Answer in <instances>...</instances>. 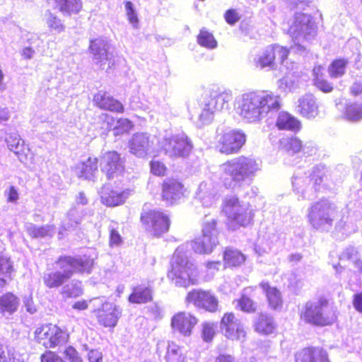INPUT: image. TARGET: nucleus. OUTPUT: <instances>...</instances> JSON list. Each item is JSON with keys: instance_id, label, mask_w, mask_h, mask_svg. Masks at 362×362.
I'll list each match as a JSON object with an SVG mask.
<instances>
[{"instance_id": "8", "label": "nucleus", "mask_w": 362, "mask_h": 362, "mask_svg": "<svg viewBox=\"0 0 362 362\" xmlns=\"http://www.w3.org/2000/svg\"><path fill=\"white\" fill-rule=\"evenodd\" d=\"M57 267L66 274V279H69L74 272L90 273L93 265V259L86 255L79 257H64L56 262Z\"/></svg>"}, {"instance_id": "60", "label": "nucleus", "mask_w": 362, "mask_h": 362, "mask_svg": "<svg viewBox=\"0 0 362 362\" xmlns=\"http://www.w3.org/2000/svg\"><path fill=\"white\" fill-rule=\"evenodd\" d=\"M41 362H64L61 357L54 352L47 351L41 356Z\"/></svg>"}, {"instance_id": "52", "label": "nucleus", "mask_w": 362, "mask_h": 362, "mask_svg": "<svg viewBox=\"0 0 362 362\" xmlns=\"http://www.w3.org/2000/svg\"><path fill=\"white\" fill-rule=\"evenodd\" d=\"M253 289L251 287L246 288L244 290L245 294L243 295L240 300H238V304L240 307L241 310L245 312H254L255 310V305L254 302L247 296L245 294L250 293Z\"/></svg>"}, {"instance_id": "31", "label": "nucleus", "mask_w": 362, "mask_h": 362, "mask_svg": "<svg viewBox=\"0 0 362 362\" xmlns=\"http://www.w3.org/2000/svg\"><path fill=\"white\" fill-rule=\"evenodd\" d=\"M362 218V210H359L356 212H354L349 215L346 220H340L336 224V229L341 232L344 234H350L357 230V227L354 224V221H358Z\"/></svg>"}, {"instance_id": "12", "label": "nucleus", "mask_w": 362, "mask_h": 362, "mask_svg": "<svg viewBox=\"0 0 362 362\" xmlns=\"http://www.w3.org/2000/svg\"><path fill=\"white\" fill-rule=\"evenodd\" d=\"M185 302L209 312H216L218 308L216 298L210 292L202 290L193 289L189 291L186 296Z\"/></svg>"}, {"instance_id": "55", "label": "nucleus", "mask_w": 362, "mask_h": 362, "mask_svg": "<svg viewBox=\"0 0 362 362\" xmlns=\"http://www.w3.org/2000/svg\"><path fill=\"white\" fill-rule=\"evenodd\" d=\"M81 218L77 215V211L76 209H71L68 213L67 218L63 222L62 227L65 230H70L76 227V226L80 223Z\"/></svg>"}, {"instance_id": "16", "label": "nucleus", "mask_w": 362, "mask_h": 362, "mask_svg": "<svg viewBox=\"0 0 362 362\" xmlns=\"http://www.w3.org/2000/svg\"><path fill=\"white\" fill-rule=\"evenodd\" d=\"M94 105L98 108L115 113L122 114L124 112L123 104L107 91L99 90L93 98Z\"/></svg>"}, {"instance_id": "56", "label": "nucleus", "mask_w": 362, "mask_h": 362, "mask_svg": "<svg viewBox=\"0 0 362 362\" xmlns=\"http://www.w3.org/2000/svg\"><path fill=\"white\" fill-rule=\"evenodd\" d=\"M151 172L156 176H164L167 172V167L161 160H152L150 163Z\"/></svg>"}, {"instance_id": "32", "label": "nucleus", "mask_w": 362, "mask_h": 362, "mask_svg": "<svg viewBox=\"0 0 362 362\" xmlns=\"http://www.w3.org/2000/svg\"><path fill=\"white\" fill-rule=\"evenodd\" d=\"M259 103L261 115L268 113L273 110H278L281 107L280 98L277 95L267 94L265 95H259Z\"/></svg>"}, {"instance_id": "2", "label": "nucleus", "mask_w": 362, "mask_h": 362, "mask_svg": "<svg viewBox=\"0 0 362 362\" xmlns=\"http://www.w3.org/2000/svg\"><path fill=\"white\" fill-rule=\"evenodd\" d=\"M305 322L320 327L332 325L337 319V308L325 298L308 302L300 313Z\"/></svg>"}, {"instance_id": "3", "label": "nucleus", "mask_w": 362, "mask_h": 362, "mask_svg": "<svg viewBox=\"0 0 362 362\" xmlns=\"http://www.w3.org/2000/svg\"><path fill=\"white\" fill-rule=\"evenodd\" d=\"M338 209L334 203L321 199L312 204L308 209V222L317 230L327 231L332 227Z\"/></svg>"}, {"instance_id": "44", "label": "nucleus", "mask_w": 362, "mask_h": 362, "mask_svg": "<svg viewBox=\"0 0 362 362\" xmlns=\"http://www.w3.org/2000/svg\"><path fill=\"white\" fill-rule=\"evenodd\" d=\"M166 359L168 362H185V356L180 346L174 342H169Z\"/></svg>"}, {"instance_id": "29", "label": "nucleus", "mask_w": 362, "mask_h": 362, "mask_svg": "<svg viewBox=\"0 0 362 362\" xmlns=\"http://www.w3.org/2000/svg\"><path fill=\"white\" fill-rule=\"evenodd\" d=\"M19 305V298L12 293H7L0 296V313L11 315L15 313Z\"/></svg>"}, {"instance_id": "33", "label": "nucleus", "mask_w": 362, "mask_h": 362, "mask_svg": "<svg viewBox=\"0 0 362 362\" xmlns=\"http://www.w3.org/2000/svg\"><path fill=\"white\" fill-rule=\"evenodd\" d=\"M100 166L108 179L117 177L124 170L122 160H101Z\"/></svg>"}, {"instance_id": "1", "label": "nucleus", "mask_w": 362, "mask_h": 362, "mask_svg": "<svg viewBox=\"0 0 362 362\" xmlns=\"http://www.w3.org/2000/svg\"><path fill=\"white\" fill-rule=\"evenodd\" d=\"M182 248L178 247L173 255L171 269L168 279L177 287L186 288L198 284L199 274L197 267L182 254Z\"/></svg>"}, {"instance_id": "43", "label": "nucleus", "mask_w": 362, "mask_h": 362, "mask_svg": "<svg viewBox=\"0 0 362 362\" xmlns=\"http://www.w3.org/2000/svg\"><path fill=\"white\" fill-rule=\"evenodd\" d=\"M344 118L351 122H357L362 119V104L356 103L346 105Z\"/></svg>"}, {"instance_id": "38", "label": "nucleus", "mask_w": 362, "mask_h": 362, "mask_svg": "<svg viewBox=\"0 0 362 362\" xmlns=\"http://www.w3.org/2000/svg\"><path fill=\"white\" fill-rule=\"evenodd\" d=\"M246 137L240 131H233L228 136V153L238 151L245 143Z\"/></svg>"}, {"instance_id": "36", "label": "nucleus", "mask_w": 362, "mask_h": 362, "mask_svg": "<svg viewBox=\"0 0 362 362\" xmlns=\"http://www.w3.org/2000/svg\"><path fill=\"white\" fill-rule=\"evenodd\" d=\"M276 329V325L272 317L261 314L255 322V330L262 334H272Z\"/></svg>"}, {"instance_id": "22", "label": "nucleus", "mask_w": 362, "mask_h": 362, "mask_svg": "<svg viewBox=\"0 0 362 362\" xmlns=\"http://www.w3.org/2000/svg\"><path fill=\"white\" fill-rule=\"evenodd\" d=\"M298 112L303 117L312 119L319 114L316 99L313 95H305L298 100Z\"/></svg>"}, {"instance_id": "25", "label": "nucleus", "mask_w": 362, "mask_h": 362, "mask_svg": "<svg viewBox=\"0 0 362 362\" xmlns=\"http://www.w3.org/2000/svg\"><path fill=\"white\" fill-rule=\"evenodd\" d=\"M8 146L11 151L18 158H24L28 157L30 149L25 144L24 141L17 134H9L6 139Z\"/></svg>"}, {"instance_id": "58", "label": "nucleus", "mask_w": 362, "mask_h": 362, "mask_svg": "<svg viewBox=\"0 0 362 362\" xmlns=\"http://www.w3.org/2000/svg\"><path fill=\"white\" fill-rule=\"evenodd\" d=\"M64 354L69 362H83L78 351L72 346L67 347L64 351Z\"/></svg>"}, {"instance_id": "5", "label": "nucleus", "mask_w": 362, "mask_h": 362, "mask_svg": "<svg viewBox=\"0 0 362 362\" xmlns=\"http://www.w3.org/2000/svg\"><path fill=\"white\" fill-rule=\"evenodd\" d=\"M216 225V221L214 219L204 223L202 237L196 238L192 243V247L195 252H211L214 247L218 243V230Z\"/></svg>"}, {"instance_id": "35", "label": "nucleus", "mask_w": 362, "mask_h": 362, "mask_svg": "<svg viewBox=\"0 0 362 362\" xmlns=\"http://www.w3.org/2000/svg\"><path fill=\"white\" fill-rule=\"evenodd\" d=\"M339 259L341 262H348L356 267L361 260L358 247L352 245L344 247L339 255Z\"/></svg>"}, {"instance_id": "4", "label": "nucleus", "mask_w": 362, "mask_h": 362, "mask_svg": "<svg viewBox=\"0 0 362 362\" xmlns=\"http://www.w3.org/2000/svg\"><path fill=\"white\" fill-rule=\"evenodd\" d=\"M35 339L45 348L51 349L66 343L69 334L55 325L48 324L35 329Z\"/></svg>"}, {"instance_id": "17", "label": "nucleus", "mask_w": 362, "mask_h": 362, "mask_svg": "<svg viewBox=\"0 0 362 362\" xmlns=\"http://www.w3.org/2000/svg\"><path fill=\"white\" fill-rule=\"evenodd\" d=\"M185 192V189L184 185L178 180L167 178L163 180L162 185V197L165 201L173 204L174 202L182 197Z\"/></svg>"}, {"instance_id": "39", "label": "nucleus", "mask_w": 362, "mask_h": 362, "mask_svg": "<svg viewBox=\"0 0 362 362\" xmlns=\"http://www.w3.org/2000/svg\"><path fill=\"white\" fill-rule=\"evenodd\" d=\"M280 148L286 152L298 153L303 148V142L297 136L283 138L279 140Z\"/></svg>"}, {"instance_id": "54", "label": "nucleus", "mask_w": 362, "mask_h": 362, "mask_svg": "<svg viewBox=\"0 0 362 362\" xmlns=\"http://www.w3.org/2000/svg\"><path fill=\"white\" fill-rule=\"evenodd\" d=\"M245 260L243 254L238 250H228V267H238Z\"/></svg>"}, {"instance_id": "23", "label": "nucleus", "mask_w": 362, "mask_h": 362, "mask_svg": "<svg viewBox=\"0 0 362 362\" xmlns=\"http://www.w3.org/2000/svg\"><path fill=\"white\" fill-rule=\"evenodd\" d=\"M276 126L279 130H288L297 132L301 129V123L296 117L286 112L278 115Z\"/></svg>"}, {"instance_id": "47", "label": "nucleus", "mask_w": 362, "mask_h": 362, "mask_svg": "<svg viewBox=\"0 0 362 362\" xmlns=\"http://www.w3.org/2000/svg\"><path fill=\"white\" fill-rule=\"evenodd\" d=\"M348 60L344 58L336 59L332 61L329 66V73L331 77L337 78L345 74Z\"/></svg>"}, {"instance_id": "59", "label": "nucleus", "mask_w": 362, "mask_h": 362, "mask_svg": "<svg viewBox=\"0 0 362 362\" xmlns=\"http://www.w3.org/2000/svg\"><path fill=\"white\" fill-rule=\"evenodd\" d=\"M48 26L53 30L58 32H62L64 30V25L61 23V20L56 16L51 15L47 20Z\"/></svg>"}, {"instance_id": "13", "label": "nucleus", "mask_w": 362, "mask_h": 362, "mask_svg": "<svg viewBox=\"0 0 362 362\" xmlns=\"http://www.w3.org/2000/svg\"><path fill=\"white\" fill-rule=\"evenodd\" d=\"M197 322V317L189 313L179 312L173 316L171 327L174 332H177L185 337H189Z\"/></svg>"}, {"instance_id": "37", "label": "nucleus", "mask_w": 362, "mask_h": 362, "mask_svg": "<svg viewBox=\"0 0 362 362\" xmlns=\"http://www.w3.org/2000/svg\"><path fill=\"white\" fill-rule=\"evenodd\" d=\"M228 338L232 339H242L245 336V332L243 325L238 320L234 322L235 316L233 314L228 313Z\"/></svg>"}, {"instance_id": "14", "label": "nucleus", "mask_w": 362, "mask_h": 362, "mask_svg": "<svg viewBox=\"0 0 362 362\" xmlns=\"http://www.w3.org/2000/svg\"><path fill=\"white\" fill-rule=\"evenodd\" d=\"M95 312L98 322L105 327H115L121 315L119 308L114 303L109 302L103 303L101 308L95 310Z\"/></svg>"}, {"instance_id": "21", "label": "nucleus", "mask_w": 362, "mask_h": 362, "mask_svg": "<svg viewBox=\"0 0 362 362\" xmlns=\"http://www.w3.org/2000/svg\"><path fill=\"white\" fill-rule=\"evenodd\" d=\"M259 95L255 94H247L243 98L240 107V114L247 118H258L261 116L259 108Z\"/></svg>"}, {"instance_id": "49", "label": "nucleus", "mask_w": 362, "mask_h": 362, "mask_svg": "<svg viewBox=\"0 0 362 362\" xmlns=\"http://www.w3.org/2000/svg\"><path fill=\"white\" fill-rule=\"evenodd\" d=\"M147 146V138L141 134H134L129 141L130 151L134 154L139 151H144Z\"/></svg>"}, {"instance_id": "62", "label": "nucleus", "mask_w": 362, "mask_h": 362, "mask_svg": "<svg viewBox=\"0 0 362 362\" xmlns=\"http://www.w3.org/2000/svg\"><path fill=\"white\" fill-rule=\"evenodd\" d=\"M11 356L6 346L0 345V362H11Z\"/></svg>"}, {"instance_id": "19", "label": "nucleus", "mask_w": 362, "mask_h": 362, "mask_svg": "<svg viewBox=\"0 0 362 362\" xmlns=\"http://www.w3.org/2000/svg\"><path fill=\"white\" fill-rule=\"evenodd\" d=\"M295 362H329L325 350L320 347H308L295 354Z\"/></svg>"}, {"instance_id": "7", "label": "nucleus", "mask_w": 362, "mask_h": 362, "mask_svg": "<svg viewBox=\"0 0 362 362\" xmlns=\"http://www.w3.org/2000/svg\"><path fill=\"white\" fill-rule=\"evenodd\" d=\"M254 214L248 203L240 202L236 197L228 199V221L235 226H245L251 223Z\"/></svg>"}, {"instance_id": "48", "label": "nucleus", "mask_w": 362, "mask_h": 362, "mask_svg": "<svg viewBox=\"0 0 362 362\" xmlns=\"http://www.w3.org/2000/svg\"><path fill=\"white\" fill-rule=\"evenodd\" d=\"M201 327V337L202 340L206 343L211 342L217 333V324L204 322L202 323Z\"/></svg>"}, {"instance_id": "45", "label": "nucleus", "mask_w": 362, "mask_h": 362, "mask_svg": "<svg viewBox=\"0 0 362 362\" xmlns=\"http://www.w3.org/2000/svg\"><path fill=\"white\" fill-rule=\"evenodd\" d=\"M273 53L272 52V49L270 45H268L262 54L258 57L256 61V66L261 69L264 68H269L271 69H275L274 62L273 60Z\"/></svg>"}, {"instance_id": "18", "label": "nucleus", "mask_w": 362, "mask_h": 362, "mask_svg": "<svg viewBox=\"0 0 362 362\" xmlns=\"http://www.w3.org/2000/svg\"><path fill=\"white\" fill-rule=\"evenodd\" d=\"M315 31L314 23L311 18L305 14H298L295 16L288 32L296 37L301 36L306 38Z\"/></svg>"}, {"instance_id": "24", "label": "nucleus", "mask_w": 362, "mask_h": 362, "mask_svg": "<svg viewBox=\"0 0 362 362\" xmlns=\"http://www.w3.org/2000/svg\"><path fill=\"white\" fill-rule=\"evenodd\" d=\"M175 156H186L192 149V145L187 136H176L168 141Z\"/></svg>"}, {"instance_id": "53", "label": "nucleus", "mask_w": 362, "mask_h": 362, "mask_svg": "<svg viewBox=\"0 0 362 362\" xmlns=\"http://www.w3.org/2000/svg\"><path fill=\"white\" fill-rule=\"evenodd\" d=\"M110 231V245L111 247H117L122 243V238L119 233V225L117 223L112 222L109 226Z\"/></svg>"}, {"instance_id": "46", "label": "nucleus", "mask_w": 362, "mask_h": 362, "mask_svg": "<svg viewBox=\"0 0 362 362\" xmlns=\"http://www.w3.org/2000/svg\"><path fill=\"white\" fill-rule=\"evenodd\" d=\"M83 289L81 283H74L64 286L60 291V294L64 300L68 298H77L81 296Z\"/></svg>"}, {"instance_id": "28", "label": "nucleus", "mask_w": 362, "mask_h": 362, "mask_svg": "<svg viewBox=\"0 0 362 362\" xmlns=\"http://www.w3.org/2000/svg\"><path fill=\"white\" fill-rule=\"evenodd\" d=\"M152 300V291L149 286L139 285L133 288L132 293L129 296L132 303L142 304Z\"/></svg>"}, {"instance_id": "34", "label": "nucleus", "mask_w": 362, "mask_h": 362, "mask_svg": "<svg viewBox=\"0 0 362 362\" xmlns=\"http://www.w3.org/2000/svg\"><path fill=\"white\" fill-rule=\"evenodd\" d=\"M270 47L274 55L273 60L275 69L284 65L285 62L288 59L291 52L290 48L278 43L272 44Z\"/></svg>"}, {"instance_id": "11", "label": "nucleus", "mask_w": 362, "mask_h": 362, "mask_svg": "<svg viewBox=\"0 0 362 362\" xmlns=\"http://www.w3.org/2000/svg\"><path fill=\"white\" fill-rule=\"evenodd\" d=\"M141 220L146 230L154 235L166 233L170 226L169 218L163 212L150 211L141 214Z\"/></svg>"}, {"instance_id": "41", "label": "nucleus", "mask_w": 362, "mask_h": 362, "mask_svg": "<svg viewBox=\"0 0 362 362\" xmlns=\"http://www.w3.org/2000/svg\"><path fill=\"white\" fill-rule=\"evenodd\" d=\"M66 274H62V272L55 271L45 274L43 277L44 284L48 288H58L62 286L66 279Z\"/></svg>"}, {"instance_id": "51", "label": "nucleus", "mask_w": 362, "mask_h": 362, "mask_svg": "<svg viewBox=\"0 0 362 362\" xmlns=\"http://www.w3.org/2000/svg\"><path fill=\"white\" fill-rule=\"evenodd\" d=\"M134 127L133 122L127 118L117 119V125L113 128L114 135L119 136L128 134Z\"/></svg>"}, {"instance_id": "50", "label": "nucleus", "mask_w": 362, "mask_h": 362, "mask_svg": "<svg viewBox=\"0 0 362 362\" xmlns=\"http://www.w3.org/2000/svg\"><path fill=\"white\" fill-rule=\"evenodd\" d=\"M197 42L202 47L206 48H214L217 45L216 40L212 33L205 29H202L197 35Z\"/></svg>"}, {"instance_id": "30", "label": "nucleus", "mask_w": 362, "mask_h": 362, "mask_svg": "<svg viewBox=\"0 0 362 362\" xmlns=\"http://www.w3.org/2000/svg\"><path fill=\"white\" fill-rule=\"evenodd\" d=\"M313 82L315 87L325 93H331L334 90L332 83L326 78L320 66L313 69Z\"/></svg>"}, {"instance_id": "64", "label": "nucleus", "mask_w": 362, "mask_h": 362, "mask_svg": "<svg viewBox=\"0 0 362 362\" xmlns=\"http://www.w3.org/2000/svg\"><path fill=\"white\" fill-rule=\"evenodd\" d=\"M353 305L357 311L362 313V292L354 295Z\"/></svg>"}, {"instance_id": "10", "label": "nucleus", "mask_w": 362, "mask_h": 362, "mask_svg": "<svg viewBox=\"0 0 362 362\" xmlns=\"http://www.w3.org/2000/svg\"><path fill=\"white\" fill-rule=\"evenodd\" d=\"M325 178V169L323 167H316L313 170L310 177L295 176L292 181L294 190L301 194L303 198H307L305 192L310 188H314L315 190L320 189V185L323 182Z\"/></svg>"}, {"instance_id": "57", "label": "nucleus", "mask_w": 362, "mask_h": 362, "mask_svg": "<svg viewBox=\"0 0 362 362\" xmlns=\"http://www.w3.org/2000/svg\"><path fill=\"white\" fill-rule=\"evenodd\" d=\"M124 5L129 21L133 25H136L138 23V18L133 8L132 3L129 1H125Z\"/></svg>"}, {"instance_id": "27", "label": "nucleus", "mask_w": 362, "mask_h": 362, "mask_svg": "<svg viewBox=\"0 0 362 362\" xmlns=\"http://www.w3.org/2000/svg\"><path fill=\"white\" fill-rule=\"evenodd\" d=\"M265 293L269 306L277 310L282 307L283 301L280 291L275 287H271L267 282H262L259 284Z\"/></svg>"}, {"instance_id": "26", "label": "nucleus", "mask_w": 362, "mask_h": 362, "mask_svg": "<svg viewBox=\"0 0 362 362\" xmlns=\"http://www.w3.org/2000/svg\"><path fill=\"white\" fill-rule=\"evenodd\" d=\"M56 8L64 16L78 13L82 9L81 0H54Z\"/></svg>"}, {"instance_id": "9", "label": "nucleus", "mask_w": 362, "mask_h": 362, "mask_svg": "<svg viewBox=\"0 0 362 362\" xmlns=\"http://www.w3.org/2000/svg\"><path fill=\"white\" fill-rule=\"evenodd\" d=\"M107 42L102 38L90 40L88 49L93 55L95 63L100 69L108 71L115 66V59L112 53L108 52Z\"/></svg>"}, {"instance_id": "63", "label": "nucleus", "mask_w": 362, "mask_h": 362, "mask_svg": "<svg viewBox=\"0 0 362 362\" xmlns=\"http://www.w3.org/2000/svg\"><path fill=\"white\" fill-rule=\"evenodd\" d=\"M88 358L90 362H102L103 354L98 350H90L88 352Z\"/></svg>"}, {"instance_id": "42", "label": "nucleus", "mask_w": 362, "mask_h": 362, "mask_svg": "<svg viewBox=\"0 0 362 362\" xmlns=\"http://www.w3.org/2000/svg\"><path fill=\"white\" fill-rule=\"evenodd\" d=\"M28 234L33 238H45L52 236L54 233V227L53 226H37L33 223H29L26 226Z\"/></svg>"}, {"instance_id": "6", "label": "nucleus", "mask_w": 362, "mask_h": 362, "mask_svg": "<svg viewBox=\"0 0 362 362\" xmlns=\"http://www.w3.org/2000/svg\"><path fill=\"white\" fill-rule=\"evenodd\" d=\"M258 169L259 165L255 160H243L234 163L228 170L231 179L230 187L235 189L249 183L251 177Z\"/></svg>"}, {"instance_id": "61", "label": "nucleus", "mask_w": 362, "mask_h": 362, "mask_svg": "<svg viewBox=\"0 0 362 362\" xmlns=\"http://www.w3.org/2000/svg\"><path fill=\"white\" fill-rule=\"evenodd\" d=\"M5 195L8 202L16 203L19 199L18 190L13 186H11L8 189L5 191Z\"/></svg>"}, {"instance_id": "15", "label": "nucleus", "mask_w": 362, "mask_h": 362, "mask_svg": "<svg viewBox=\"0 0 362 362\" xmlns=\"http://www.w3.org/2000/svg\"><path fill=\"white\" fill-rule=\"evenodd\" d=\"M219 187L212 180L202 182L196 192L197 198L205 206L214 204L219 198Z\"/></svg>"}, {"instance_id": "40", "label": "nucleus", "mask_w": 362, "mask_h": 362, "mask_svg": "<svg viewBox=\"0 0 362 362\" xmlns=\"http://www.w3.org/2000/svg\"><path fill=\"white\" fill-rule=\"evenodd\" d=\"M97 160H86L82 162L76 169V173L80 177L91 179L97 171Z\"/></svg>"}, {"instance_id": "20", "label": "nucleus", "mask_w": 362, "mask_h": 362, "mask_svg": "<svg viewBox=\"0 0 362 362\" xmlns=\"http://www.w3.org/2000/svg\"><path fill=\"white\" fill-rule=\"evenodd\" d=\"M129 194V189H113L107 185L104 186L100 192L101 201L107 206H115L123 204Z\"/></svg>"}]
</instances>
